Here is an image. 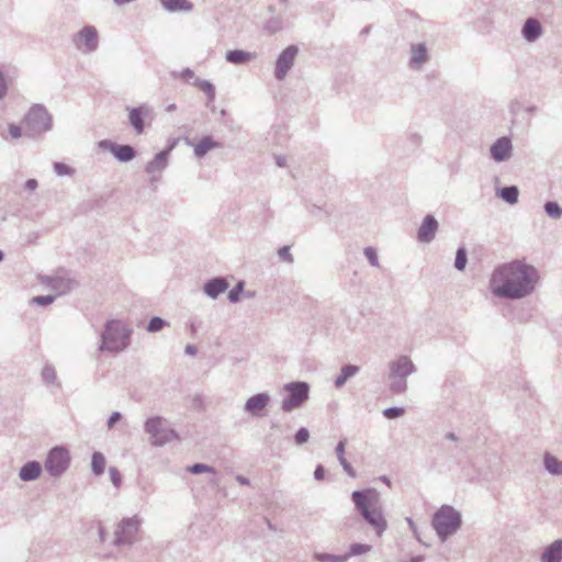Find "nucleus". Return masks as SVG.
<instances>
[{
  "label": "nucleus",
  "instance_id": "1",
  "mask_svg": "<svg viewBox=\"0 0 562 562\" xmlns=\"http://www.w3.org/2000/svg\"><path fill=\"white\" fill-rule=\"evenodd\" d=\"M540 279L537 268L520 260L496 267L490 277V291L499 299L520 300L535 292Z\"/></svg>",
  "mask_w": 562,
  "mask_h": 562
},
{
  "label": "nucleus",
  "instance_id": "2",
  "mask_svg": "<svg viewBox=\"0 0 562 562\" xmlns=\"http://www.w3.org/2000/svg\"><path fill=\"white\" fill-rule=\"evenodd\" d=\"M351 499L357 512L371 526L375 535L382 536L387 528V521L379 504L380 494L374 488L358 490L351 493Z\"/></svg>",
  "mask_w": 562,
  "mask_h": 562
},
{
  "label": "nucleus",
  "instance_id": "3",
  "mask_svg": "<svg viewBox=\"0 0 562 562\" xmlns=\"http://www.w3.org/2000/svg\"><path fill=\"white\" fill-rule=\"evenodd\" d=\"M132 329L120 319H110L104 324L98 348L101 352L119 353L125 350L131 344Z\"/></svg>",
  "mask_w": 562,
  "mask_h": 562
},
{
  "label": "nucleus",
  "instance_id": "4",
  "mask_svg": "<svg viewBox=\"0 0 562 562\" xmlns=\"http://www.w3.org/2000/svg\"><path fill=\"white\" fill-rule=\"evenodd\" d=\"M387 368L389 390L393 394H404L407 391V379L416 372L415 364L409 356L401 355L391 360Z\"/></svg>",
  "mask_w": 562,
  "mask_h": 562
},
{
  "label": "nucleus",
  "instance_id": "5",
  "mask_svg": "<svg viewBox=\"0 0 562 562\" xmlns=\"http://www.w3.org/2000/svg\"><path fill=\"white\" fill-rule=\"evenodd\" d=\"M462 524L461 514L451 505H441L432 518V527L441 541L456 533Z\"/></svg>",
  "mask_w": 562,
  "mask_h": 562
},
{
  "label": "nucleus",
  "instance_id": "6",
  "mask_svg": "<svg viewBox=\"0 0 562 562\" xmlns=\"http://www.w3.org/2000/svg\"><path fill=\"white\" fill-rule=\"evenodd\" d=\"M53 127V117L42 104L30 108L24 117V131L29 137L40 136Z\"/></svg>",
  "mask_w": 562,
  "mask_h": 562
},
{
  "label": "nucleus",
  "instance_id": "7",
  "mask_svg": "<svg viewBox=\"0 0 562 562\" xmlns=\"http://www.w3.org/2000/svg\"><path fill=\"white\" fill-rule=\"evenodd\" d=\"M283 390L288 393L281 404V409L285 413H291L302 407L308 398L310 385L304 381L286 383Z\"/></svg>",
  "mask_w": 562,
  "mask_h": 562
},
{
  "label": "nucleus",
  "instance_id": "8",
  "mask_svg": "<svg viewBox=\"0 0 562 562\" xmlns=\"http://www.w3.org/2000/svg\"><path fill=\"white\" fill-rule=\"evenodd\" d=\"M140 525L142 519L138 516L123 518L115 527L113 544L116 547L133 544Z\"/></svg>",
  "mask_w": 562,
  "mask_h": 562
},
{
  "label": "nucleus",
  "instance_id": "9",
  "mask_svg": "<svg viewBox=\"0 0 562 562\" xmlns=\"http://www.w3.org/2000/svg\"><path fill=\"white\" fill-rule=\"evenodd\" d=\"M145 431L150 436V443L153 446H164L178 439L177 432L165 426V420L159 417H150L145 423Z\"/></svg>",
  "mask_w": 562,
  "mask_h": 562
},
{
  "label": "nucleus",
  "instance_id": "10",
  "mask_svg": "<svg viewBox=\"0 0 562 562\" xmlns=\"http://www.w3.org/2000/svg\"><path fill=\"white\" fill-rule=\"evenodd\" d=\"M70 464L69 451L64 447H54L45 460V470L54 477H59Z\"/></svg>",
  "mask_w": 562,
  "mask_h": 562
},
{
  "label": "nucleus",
  "instance_id": "11",
  "mask_svg": "<svg viewBox=\"0 0 562 562\" xmlns=\"http://www.w3.org/2000/svg\"><path fill=\"white\" fill-rule=\"evenodd\" d=\"M74 44L79 50L86 54H90L97 50L99 46V35L97 29L92 25L83 26L74 36Z\"/></svg>",
  "mask_w": 562,
  "mask_h": 562
},
{
  "label": "nucleus",
  "instance_id": "12",
  "mask_svg": "<svg viewBox=\"0 0 562 562\" xmlns=\"http://www.w3.org/2000/svg\"><path fill=\"white\" fill-rule=\"evenodd\" d=\"M299 47L290 45L283 49L276 60L274 77L278 80H283L294 65L295 58L299 55Z\"/></svg>",
  "mask_w": 562,
  "mask_h": 562
},
{
  "label": "nucleus",
  "instance_id": "13",
  "mask_svg": "<svg viewBox=\"0 0 562 562\" xmlns=\"http://www.w3.org/2000/svg\"><path fill=\"white\" fill-rule=\"evenodd\" d=\"M128 122L135 130L137 135L144 133L145 120H151L154 116L153 109L148 104H142L136 108H127Z\"/></svg>",
  "mask_w": 562,
  "mask_h": 562
},
{
  "label": "nucleus",
  "instance_id": "14",
  "mask_svg": "<svg viewBox=\"0 0 562 562\" xmlns=\"http://www.w3.org/2000/svg\"><path fill=\"white\" fill-rule=\"evenodd\" d=\"M99 148L109 150L119 161L127 162L136 157V150L131 145L116 144L109 139H102L98 143Z\"/></svg>",
  "mask_w": 562,
  "mask_h": 562
},
{
  "label": "nucleus",
  "instance_id": "15",
  "mask_svg": "<svg viewBox=\"0 0 562 562\" xmlns=\"http://www.w3.org/2000/svg\"><path fill=\"white\" fill-rule=\"evenodd\" d=\"M430 59L428 47L425 43H412L408 49V69L419 71Z\"/></svg>",
  "mask_w": 562,
  "mask_h": 562
},
{
  "label": "nucleus",
  "instance_id": "16",
  "mask_svg": "<svg viewBox=\"0 0 562 562\" xmlns=\"http://www.w3.org/2000/svg\"><path fill=\"white\" fill-rule=\"evenodd\" d=\"M490 156L496 162H504L513 156V140L509 136L496 138L490 147Z\"/></svg>",
  "mask_w": 562,
  "mask_h": 562
},
{
  "label": "nucleus",
  "instance_id": "17",
  "mask_svg": "<svg viewBox=\"0 0 562 562\" xmlns=\"http://www.w3.org/2000/svg\"><path fill=\"white\" fill-rule=\"evenodd\" d=\"M439 223L435 215H427L417 231V239L420 243H430L435 239Z\"/></svg>",
  "mask_w": 562,
  "mask_h": 562
},
{
  "label": "nucleus",
  "instance_id": "18",
  "mask_svg": "<svg viewBox=\"0 0 562 562\" xmlns=\"http://www.w3.org/2000/svg\"><path fill=\"white\" fill-rule=\"evenodd\" d=\"M270 402V395L267 392H260L248 397V414L257 417L265 416V408Z\"/></svg>",
  "mask_w": 562,
  "mask_h": 562
},
{
  "label": "nucleus",
  "instance_id": "19",
  "mask_svg": "<svg viewBox=\"0 0 562 562\" xmlns=\"http://www.w3.org/2000/svg\"><path fill=\"white\" fill-rule=\"evenodd\" d=\"M542 32L541 23L535 18L526 19L521 27V35L528 43L538 41L541 37Z\"/></svg>",
  "mask_w": 562,
  "mask_h": 562
},
{
  "label": "nucleus",
  "instance_id": "20",
  "mask_svg": "<svg viewBox=\"0 0 562 562\" xmlns=\"http://www.w3.org/2000/svg\"><path fill=\"white\" fill-rule=\"evenodd\" d=\"M42 282L56 291L58 295L66 294L76 286L74 280L64 277H45L42 279Z\"/></svg>",
  "mask_w": 562,
  "mask_h": 562
},
{
  "label": "nucleus",
  "instance_id": "21",
  "mask_svg": "<svg viewBox=\"0 0 562 562\" xmlns=\"http://www.w3.org/2000/svg\"><path fill=\"white\" fill-rule=\"evenodd\" d=\"M229 286L227 280L223 277H216L206 281L203 285V292L206 296L215 300L224 293Z\"/></svg>",
  "mask_w": 562,
  "mask_h": 562
},
{
  "label": "nucleus",
  "instance_id": "22",
  "mask_svg": "<svg viewBox=\"0 0 562 562\" xmlns=\"http://www.w3.org/2000/svg\"><path fill=\"white\" fill-rule=\"evenodd\" d=\"M187 144L194 147V156L196 158H203L209 151L221 148V143L216 142L212 136H204L199 143L193 144L187 140Z\"/></svg>",
  "mask_w": 562,
  "mask_h": 562
},
{
  "label": "nucleus",
  "instance_id": "23",
  "mask_svg": "<svg viewBox=\"0 0 562 562\" xmlns=\"http://www.w3.org/2000/svg\"><path fill=\"white\" fill-rule=\"evenodd\" d=\"M169 155L170 148H166L165 150L156 154L155 157L146 165L145 171L149 175L164 171L168 166Z\"/></svg>",
  "mask_w": 562,
  "mask_h": 562
},
{
  "label": "nucleus",
  "instance_id": "24",
  "mask_svg": "<svg viewBox=\"0 0 562 562\" xmlns=\"http://www.w3.org/2000/svg\"><path fill=\"white\" fill-rule=\"evenodd\" d=\"M541 562H562V539H555L541 554Z\"/></svg>",
  "mask_w": 562,
  "mask_h": 562
},
{
  "label": "nucleus",
  "instance_id": "25",
  "mask_svg": "<svg viewBox=\"0 0 562 562\" xmlns=\"http://www.w3.org/2000/svg\"><path fill=\"white\" fill-rule=\"evenodd\" d=\"M42 473V465L37 461L26 462L19 472V477L24 482L36 480Z\"/></svg>",
  "mask_w": 562,
  "mask_h": 562
},
{
  "label": "nucleus",
  "instance_id": "26",
  "mask_svg": "<svg viewBox=\"0 0 562 562\" xmlns=\"http://www.w3.org/2000/svg\"><path fill=\"white\" fill-rule=\"evenodd\" d=\"M346 439H342L338 441L336 445V458H338V462L342 467V470L346 472V474L352 479L357 476L356 470L350 464L349 461L345 458V447H346Z\"/></svg>",
  "mask_w": 562,
  "mask_h": 562
},
{
  "label": "nucleus",
  "instance_id": "27",
  "mask_svg": "<svg viewBox=\"0 0 562 562\" xmlns=\"http://www.w3.org/2000/svg\"><path fill=\"white\" fill-rule=\"evenodd\" d=\"M360 368L353 364H347L341 367L336 380H334V386L340 389L350 378L358 374Z\"/></svg>",
  "mask_w": 562,
  "mask_h": 562
},
{
  "label": "nucleus",
  "instance_id": "28",
  "mask_svg": "<svg viewBox=\"0 0 562 562\" xmlns=\"http://www.w3.org/2000/svg\"><path fill=\"white\" fill-rule=\"evenodd\" d=\"M543 464L547 473H550L553 476H562V461L554 457L552 453H544Z\"/></svg>",
  "mask_w": 562,
  "mask_h": 562
},
{
  "label": "nucleus",
  "instance_id": "29",
  "mask_svg": "<svg viewBox=\"0 0 562 562\" xmlns=\"http://www.w3.org/2000/svg\"><path fill=\"white\" fill-rule=\"evenodd\" d=\"M159 2L169 12H189L193 9L189 0H159Z\"/></svg>",
  "mask_w": 562,
  "mask_h": 562
},
{
  "label": "nucleus",
  "instance_id": "30",
  "mask_svg": "<svg viewBox=\"0 0 562 562\" xmlns=\"http://www.w3.org/2000/svg\"><path fill=\"white\" fill-rule=\"evenodd\" d=\"M188 471L191 472L192 474L210 473L211 477L209 480V483L214 484V485L217 484L216 477H215L216 471L214 468H212L207 464L194 463L193 465L188 468Z\"/></svg>",
  "mask_w": 562,
  "mask_h": 562
},
{
  "label": "nucleus",
  "instance_id": "31",
  "mask_svg": "<svg viewBox=\"0 0 562 562\" xmlns=\"http://www.w3.org/2000/svg\"><path fill=\"white\" fill-rule=\"evenodd\" d=\"M519 191L517 187H504L497 191V195L509 204H515L518 201Z\"/></svg>",
  "mask_w": 562,
  "mask_h": 562
},
{
  "label": "nucleus",
  "instance_id": "32",
  "mask_svg": "<svg viewBox=\"0 0 562 562\" xmlns=\"http://www.w3.org/2000/svg\"><path fill=\"white\" fill-rule=\"evenodd\" d=\"M194 86L198 87L200 90H202L206 94V97H207L206 105H209L211 102H213L215 100V88L210 81L196 79L194 82Z\"/></svg>",
  "mask_w": 562,
  "mask_h": 562
},
{
  "label": "nucleus",
  "instance_id": "33",
  "mask_svg": "<svg viewBox=\"0 0 562 562\" xmlns=\"http://www.w3.org/2000/svg\"><path fill=\"white\" fill-rule=\"evenodd\" d=\"M91 468L92 472L95 475H101L104 472L105 469V458L101 452H93L92 459H91Z\"/></svg>",
  "mask_w": 562,
  "mask_h": 562
},
{
  "label": "nucleus",
  "instance_id": "34",
  "mask_svg": "<svg viewBox=\"0 0 562 562\" xmlns=\"http://www.w3.org/2000/svg\"><path fill=\"white\" fill-rule=\"evenodd\" d=\"M372 550V547L370 544H360V542H353L350 544L349 552L345 555H348V559L350 557H358L362 554H367Z\"/></svg>",
  "mask_w": 562,
  "mask_h": 562
},
{
  "label": "nucleus",
  "instance_id": "35",
  "mask_svg": "<svg viewBox=\"0 0 562 562\" xmlns=\"http://www.w3.org/2000/svg\"><path fill=\"white\" fill-rule=\"evenodd\" d=\"M546 213L552 220H559L562 217V207L555 201H547L544 203Z\"/></svg>",
  "mask_w": 562,
  "mask_h": 562
},
{
  "label": "nucleus",
  "instance_id": "36",
  "mask_svg": "<svg viewBox=\"0 0 562 562\" xmlns=\"http://www.w3.org/2000/svg\"><path fill=\"white\" fill-rule=\"evenodd\" d=\"M314 560L317 562H346L348 555H336L330 553H315Z\"/></svg>",
  "mask_w": 562,
  "mask_h": 562
},
{
  "label": "nucleus",
  "instance_id": "37",
  "mask_svg": "<svg viewBox=\"0 0 562 562\" xmlns=\"http://www.w3.org/2000/svg\"><path fill=\"white\" fill-rule=\"evenodd\" d=\"M468 263V254L464 247H459L454 258V268L463 271Z\"/></svg>",
  "mask_w": 562,
  "mask_h": 562
},
{
  "label": "nucleus",
  "instance_id": "38",
  "mask_svg": "<svg viewBox=\"0 0 562 562\" xmlns=\"http://www.w3.org/2000/svg\"><path fill=\"white\" fill-rule=\"evenodd\" d=\"M226 60L232 64H244L246 63V50L235 49L226 53Z\"/></svg>",
  "mask_w": 562,
  "mask_h": 562
},
{
  "label": "nucleus",
  "instance_id": "39",
  "mask_svg": "<svg viewBox=\"0 0 562 562\" xmlns=\"http://www.w3.org/2000/svg\"><path fill=\"white\" fill-rule=\"evenodd\" d=\"M245 281L240 280L237 284L228 292V300L232 303H237L240 300V294L244 292Z\"/></svg>",
  "mask_w": 562,
  "mask_h": 562
},
{
  "label": "nucleus",
  "instance_id": "40",
  "mask_svg": "<svg viewBox=\"0 0 562 562\" xmlns=\"http://www.w3.org/2000/svg\"><path fill=\"white\" fill-rule=\"evenodd\" d=\"M166 325H167V322L165 319H162L161 317H158V316H154L150 318V321L147 325V330L149 333H157V331L161 330Z\"/></svg>",
  "mask_w": 562,
  "mask_h": 562
},
{
  "label": "nucleus",
  "instance_id": "41",
  "mask_svg": "<svg viewBox=\"0 0 562 562\" xmlns=\"http://www.w3.org/2000/svg\"><path fill=\"white\" fill-rule=\"evenodd\" d=\"M282 27L283 22L280 16L270 18L266 23V29L270 34H273V32H280Z\"/></svg>",
  "mask_w": 562,
  "mask_h": 562
},
{
  "label": "nucleus",
  "instance_id": "42",
  "mask_svg": "<svg viewBox=\"0 0 562 562\" xmlns=\"http://www.w3.org/2000/svg\"><path fill=\"white\" fill-rule=\"evenodd\" d=\"M54 171L59 177L72 176L75 173V169L69 167V166H67L64 162H55L54 164Z\"/></svg>",
  "mask_w": 562,
  "mask_h": 562
},
{
  "label": "nucleus",
  "instance_id": "43",
  "mask_svg": "<svg viewBox=\"0 0 562 562\" xmlns=\"http://www.w3.org/2000/svg\"><path fill=\"white\" fill-rule=\"evenodd\" d=\"M405 414V408L403 407H389L382 412V415L387 419H395L402 417Z\"/></svg>",
  "mask_w": 562,
  "mask_h": 562
},
{
  "label": "nucleus",
  "instance_id": "44",
  "mask_svg": "<svg viewBox=\"0 0 562 562\" xmlns=\"http://www.w3.org/2000/svg\"><path fill=\"white\" fill-rule=\"evenodd\" d=\"M363 252H364L366 258L371 263V266L376 267V268L380 267L379 259H378V254H376V250H375V248L373 246L366 247Z\"/></svg>",
  "mask_w": 562,
  "mask_h": 562
},
{
  "label": "nucleus",
  "instance_id": "45",
  "mask_svg": "<svg viewBox=\"0 0 562 562\" xmlns=\"http://www.w3.org/2000/svg\"><path fill=\"white\" fill-rule=\"evenodd\" d=\"M310 439V432L306 427H301L294 435V440L297 446L306 443Z\"/></svg>",
  "mask_w": 562,
  "mask_h": 562
},
{
  "label": "nucleus",
  "instance_id": "46",
  "mask_svg": "<svg viewBox=\"0 0 562 562\" xmlns=\"http://www.w3.org/2000/svg\"><path fill=\"white\" fill-rule=\"evenodd\" d=\"M42 378L47 383H53L56 380V372L52 366H45L42 370Z\"/></svg>",
  "mask_w": 562,
  "mask_h": 562
},
{
  "label": "nucleus",
  "instance_id": "47",
  "mask_svg": "<svg viewBox=\"0 0 562 562\" xmlns=\"http://www.w3.org/2000/svg\"><path fill=\"white\" fill-rule=\"evenodd\" d=\"M279 258L285 262L293 263L294 259L290 246H282L278 250Z\"/></svg>",
  "mask_w": 562,
  "mask_h": 562
},
{
  "label": "nucleus",
  "instance_id": "48",
  "mask_svg": "<svg viewBox=\"0 0 562 562\" xmlns=\"http://www.w3.org/2000/svg\"><path fill=\"white\" fill-rule=\"evenodd\" d=\"M55 295H40L33 299V302L41 306H46L55 301Z\"/></svg>",
  "mask_w": 562,
  "mask_h": 562
},
{
  "label": "nucleus",
  "instance_id": "49",
  "mask_svg": "<svg viewBox=\"0 0 562 562\" xmlns=\"http://www.w3.org/2000/svg\"><path fill=\"white\" fill-rule=\"evenodd\" d=\"M8 131H9V135L13 139H18L22 136V128L19 125H15L13 123L9 124Z\"/></svg>",
  "mask_w": 562,
  "mask_h": 562
},
{
  "label": "nucleus",
  "instance_id": "50",
  "mask_svg": "<svg viewBox=\"0 0 562 562\" xmlns=\"http://www.w3.org/2000/svg\"><path fill=\"white\" fill-rule=\"evenodd\" d=\"M111 481L115 487H119L121 484V473L116 468H110L109 470Z\"/></svg>",
  "mask_w": 562,
  "mask_h": 562
},
{
  "label": "nucleus",
  "instance_id": "51",
  "mask_svg": "<svg viewBox=\"0 0 562 562\" xmlns=\"http://www.w3.org/2000/svg\"><path fill=\"white\" fill-rule=\"evenodd\" d=\"M8 91V85L4 78L3 72L0 70V100H2Z\"/></svg>",
  "mask_w": 562,
  "mask_h": 562
},
{
  "label": "nucleus",
  "instance_id": "52",
  "mask_svg": "<svg viewBox=\"0 0 562 562\" xmlns=\"http://www.w3.org/2000/svg\"><path fill=\"white\" fill-rule=\"evenodd\" d=\"M325 477V468L322 464H317L314 470V479L316 481H322Z\"/></svg>",
  "mask_w": 562,
  "mask_h": 562
},
{
  "label": "nucleus",
  "instance_id": "53",
  "mask_svg": "<svg viewBox=\"0 0 562 562\" xmlns=\"http://www.w3.org/2000/svg\"><path fill=\"white\" fill-rule=\"evenodd\" d=\"M122 418L121 413L114 412L108 419V427L112 428Z\"/></svg>",
  "mask_w": 562,
  "mask_h": 562
},
{
  "label": "nucleus",
  "instance_id": "54",
  "mask_svg": "<svg viewBox=\"0 0 562 562\" xmlns=\"http://www.w3.org/2000/svg\"><path fill=\"white\" fill-rule=\"evenodd\" d=\"M38 187V182L36 179H29L26 180L25 184H24V188L25 190L30 191V192H33L37 189Z\"/></svg>",
  "mask_w": 562,
  "mask_h": 562
},
{
  "label": "nucleus",
  "instance_id": "55",
  "mask_svg": "<svg viewBox=\"0 0 562 562\" xmlns=\"http://www.w3.org/2000/svg\"><path fill=\"white\" fill-rule=\"evenodd\" d=\"M179 77L183 79H191L194 77V72L190 68H186L180 72Z\"/></svg>",
  "mask_w": 562,
  "mask_h": 562
},
{
  "label": "nucleus",
  "instance_id": "56",
  "mask_svg": "<svg viewBox=\"0 0 562 562\" xmlns=\"http://www.w3.org/2000/svg\"><path fill=\"white\" fill-rule=\"evenodd\" d=\"M274 161H276L277 166H279V167L286 166V158L284 156H281V155L274 156Z\"/></svg>",
  "mask_w": 562,
  "mask_h": 562
},
{
  "label": "nucleus",
  "instance_id": "57",
  "mask_svg": "<svg viewBox=\"0 0 562 562\" xmlns=\"http://www.w3.org/2000/svg\"><path fill=\"white\" fill-rule=\"evenodd\" d=\"M184 351L187 355L194 356V355H196L198 349L193 345H187Z\"/></svg>",
  "mask_w": 562,
  "mask_h": 562
},
{
  "label": "nucleus",
  "instance_id": "58",
  "mask_svg": "<svg viewBox=\"0 0 562 562\" xmlns=\"http://www.w3.org/2000/svg\"><path fill=\"white\" fill-rule=\"evenodd\" d=\"M26 238H27V243H33L38 238V233L32 232V233L27 234Z\"/></svg>",
  "mask_w": 562,
  "mask_h": 562
},
{
  "label": "nucleus",
  "instance_id": "59",
  "mask_svg": "<svg viewBox=\"0 0 562 562\" xmlns=\"http://www.w3.org/2000/svg\"><path fill=\"white\" fill-rule=\"evenodd\" d=\"M445 438H446L447 440H450V441H457V440H458L457 435H456V434H453V432H448V434H446V435H445Z\"/></svg>",
  "mask_w": 562,
  "mask_h": 562
},
{
  "label": "nucleus",
  "instance_id": "60",
  "mask_svg": "<svg viewBox=\"0 0 562 562\" xmlns=\"http://www.w3.org/2000/svg\"><path fill=\"white\" fill-rule=\"evenodd\" d=\"M99 536H100L101 541L105 540V530L103 527L99 528Z\"/></svg>",
  "mask_w": 562,
  "mask_h": 562
},
{
  "label": "nucleus",
  "instance_id": "61",
  "mask_svg": "<svg viewBox=\"0 0 562 562\" xmlns=\"http://www.w3.org/2000/svg\"><path fill=\"white\" fill-rule=\"evenodd\" d=\"M176 109H177V105H176L175 103H171V104H169V105L166 108V111H167V112H173V111H176Z\"/></svg>",
  "mask_w": 562,
  "mask_h": 562
},
{
  "label": "nucleus",
  "instance_id": "62",
  "mask_svg": "<svg viewBox=\"0 0 562 562\" xmlns=\"http://www.w3.org/2000/svg\"><path fill=\"white\" fill-rule=\"evenodd\" d=\"M370 34V25L366 26L361 31V35H369Z\"/></svg>",
  "mask_w": 562,
  "mask_h": 562
},
{
  "label": "nucleus",
  "instance_id": "63",
  "mask_svg": "<svg viewBox=\"0 0 562 562\" xmlns=\"http://www.w3.org/2000/svg\"><path fill=\"white\" fill-rule=\"evenodd\" d=\"M406 522L408 524L412 530H415L414 521L411 518H406Z\"/></svg>",
  "mask_w": 562,
  "mask_h": 562
},
{
  "label": "nucleus",
  "instance_id": "64",
  "mask_svg": "<svg viewBox=\"0 0 562 562\" xmlns=\"http://www.w3.org/2000/svg\"><path fill=\"white\" fill-rule=\"evenodd\" d=\"M237 480L239 481L240 484L246 485V477L245 476L238 475Z\"/></svg>",
  "mask_w": 562,
  "mask_h": 562
}]
</instances>
